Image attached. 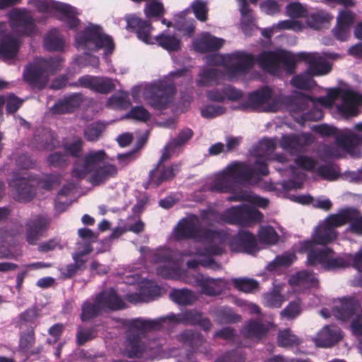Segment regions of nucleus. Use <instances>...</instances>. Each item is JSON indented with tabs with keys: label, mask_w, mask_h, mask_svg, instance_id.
I'll list each match as a JSON object with an SVG mask.
<instances>
[{
	"label": "nucleus",
	"mask_w": 362,
	"mask_h": 362,
	"mask_svg": "<svg viewBox=\"0 0 362 362\" xmlns=\"http://www.w3.org/2000/svg\"><path fill=\"white\" fill-rule=\"evenodd\" d=\"M173 235L177 240L192 238L204 246V250L195 248L184 253L186 256L198 257L197 259L187 262V265L189 268H196L198 264H201L214 270L219 269V265L209 256L222 253L223 245L227 241L225 235L220 233L203 230L199 218L194 215L187 216L181 220L174 228Z\"/></svg>",
	"instance_id": "nucleus-1"
},
{
	"label": "nucleus",
	"mask_w": 362,
	"mask_h": 362,
	"mask_svg": "<svg viewBox=\"0 0 362 362\" xmlns=\"http://www.w3.org/2000/svg\"><path fill=\"white\" fill-rule=\"evenodd\" d=\"M155 256V262L161 264L157 269V273L163 277L182 280L197 286L201 288L202 293L210 296L219 295L227 288L228 283L223 279H213L201 274L185 277L184 272L180 269L178 254L169 250H160Z\"/></svg>",
	"instance_id": "nucleus-2"
},
{
	"label": "nucleus",
	"mask_w": 362,
	"mask_h": 362,
	"mask_svg": "<svg viewBox=\"0 0 362 362\" xmlns=\"http://www.w3.org/2000/svg\"><path fill=\"white\" fill-rule=\"evenodd\" d=\"M11 30H6V25L0 23V56L5 59L13 58L21 43V37L31 36L37 32L30 13L25 9H13L9 13Z\"/></svg>",
	"instance_id": "nucleus-3"
},
{
	"label": "nucleus",
	"mask_w": 362,
	"mask_h": 362,
	"mask_svg": "<svg viewBox=\"0 0 362 362\" xmlns=\"http://www.w3.org/2000/svg\"><path fill=\"white\" fill-rule=\"evenodd\" d=\"M349 223L351 233L362 235V214L354 207H346L332 214L321 221L312 234L313 244L326 245L336 239V228Z\"/></svg>",
	"instance_id": "nucleus-4"
},
{
	"label": "nucleus",
	"mask_w": 362,
	"mask_h": 362,
	"mask_svg": "<svg viewBox=\"0 0 362 362\" xmlns=\"http://www.w3.org/2000/svg\"><path fill=\"white\" fill-rule=\"evenodd\" d=\"M107 159L104 150H90L76 161L72 175L77 178L88 177L94 185L103 183L117 174L115 165L105 163Z\"/></svg>",
	"instance_id": "nucleus-5"
},
{
	"label": "nucleus",
	"mask_w": 362,
	"mask_h": 362,
	"mask_svg": "<svg viewBox=\"0 0 362 362\" xmlns=\"http://www.w3.org/2000/svg\"><path fill=\"white\" fill-rule=\"evenodd\" d=\"M300 245V250L308 252V265L320 264L327 270H337L352 266L362 274V247L354 255L345 253L334 257L333 252L329 247L316 250L315 244L312 241H303Z\"/></svg>",
	"instance_id": "nucleus-6"
},
{
	"label": "nucleus",
	"mask_w": 362,
	"mask_h": 362,
	"mask_svg": "<svg viewBox=\"0 0 362 362\" xmlns=\"http://www.w3.org/2000/svg\"><path fill=\"white\" fill-rule=\"evenodd\" d=\"M295 163L298 168L291 167L284 170L285 174L292 177L291 180L284 183L287 189H299L305 180V174L301 170H305L317 173L321 178L327 181H335L340 179L341 172L338 165L333 163L320 165L317 160L308 156H299Z\"/></svg>",
	"instance_id": "nucleus-7"
},
{
	"label": "nucleus",
	"mask_w": 362,
	"mask_h": 362,
	"mask_svg": "<svg viewBox=\"0 0 362 362\" xmlns=\"http://www.w3.org/2000/svg\"><path fill=\"white\" fill-rule=\"evenodd\" d=\"M313 105L330 108L334 114L343 118L357 116L362 107V93L351 90H335L327 95L311 100Z\"/></svg>",
	"instance_id": "nucleus-8"
},
{
	"label": "nucleus",
	"mask_w": 362,
	"mask_h": 362,
	"mask_svg": "<svg viewBox=\"0 0 362 362\" xmlns=\"http://www.w3.org/2000/svg\"><path fill=\"white\" fill-rule=\"evenodd\" d=\"M253 177L250 165L244 163L234 162L209 179L206 188L211 192H234L237 183L250 182Z\"/></svg>",
	"instance_id": "nucleus-9"
},
{
	"label": "nucleus",
	"mask_w": 362,
	"mask_h": 362,
	"mask_svg": "<svg viewBox=\"0 0 362 362\" xmlns=\"http://www.w3.org/2000/svg\"><path fill=\"white\" fill-rule=\"evenodd\" d=\"M174 86L165 81L144 83L134 86L132 96L135 102L144 98L153 108L162 110L168 107L174 93Z\"/></svg>",
	"instance_id": "nucleus-10"
},
{
	"label": "nucleus",
	"mask_w": 362,
	"mask_h": 362,
	"mask_svg": "<svg viewBox=\"0 0 362 362\" xmlns=\"http://www.w3.org/2000/svg\"><path fill=\"white\" fill-rule=\"evenodd\" d=\"M298 57L308 64V69L305 72L295 76L291 79V83L296 88L310 89L315 84L313 79V76L325 75L331 70V65L319 53L300 52Z\"/></svg>",
	"instance_id": "nucleus-11"
},
{
	"label": "nucleus",
	"mask_w": 362,
	"mask_h": 362,
	"mask_svg": "<svg viewBox=\"0 0 362 362\" xmlns=\"http://www.w3.org/2000/svg\"><path fill=\"white\" fill-rule=\"evenodd\" d=\"M206 62L209 64H221L225 69L226 76L233 79L244 74L251 68L255 59L251 54L238 51L226 55L208 56L206 57Z\"/></svg>",
	"instance_id": "nucleus-12"
},
{
	"label": "nucleus",
	"mask_w": 362,
	"mask_h": 362,
	"mask_svg": "<svg viewBox=\"0 0 362 362\" xmlns=\"http://www.w3.org/2000/svg\"><path fill=\"white\" fill-rule=\"evenodd\" d=\"M286 98L276 94L265 86L248 95L247 101L240 105V109H252L262 112H277L284 107Z\"/></svg>",
	"instance_id": "nucleus-13"
},
{
	"label": "nucleus",
	"mask_w": 362,
	"mask_h": 362,
	"mask_svg": "<svg viewBox=\"0 0 362 362\" xmlns=\"http://www.w3.org/2000/svg\"><path fill=\"white\" fill-rule=\"evenodd\" d=\"M332 315L337 319H352L351 327L354 335L359 337L358 350L362 355V310L354 298H344L334 302Z\"/></svg>",
	"instance_id": "nucleus-14"
},
{
	"label": "nucleus",
	"mask_w": 362,
	"mask_h": 362,
	"mask_svg": "<svg viewBox=\"0 0 362 362\" xmlns=\"http://www.w3.org/2000/svg\"><path fill=\"white\" fill-rule=\"evenodd\" d=\"M61 64V59H37L24 71L23 77L33 87L42 88L47 82L50 73L57 71Z\"/></svg>",
	"instance_id": "nucleus-15"
},
{
	"label": "nucleus",
	"mask_w": 362,
	"mask_h": 362,
	"mask_svg": "<svg viewBox=\"0 0 362 362\" xmlns=\"http://www.w3.org/2000/svg\"><path fill=\"white\" fill-rule=\"evenodd\" d=\"M124 308V301L112 288L101 292L93 303L85 302L82 307L81 320H88L106 309L119 310Z\"/></svg>",
	"instance_id": "nucleus-16"
},
{
	"label": "nucleus",
	"mask_w": 362,
	"mask_h": 362,
	"mask_svg": "<svg viewBox=\"0 0 362 362\" xmlns=\"http://www.w3.org/2000/svg\"><path fill=\"white\" fill-rule=\"evenodd\" d=\"M158 323L151 320L136 319L129 326L127 332L125 354L129 357L139 356L144 350V344L141 336L149 329H156Z\"/></svg>",
	"instance_id": "nucleus-17"
},
{
	"label": "nucleus",
	"mask_w": 362,
	"mask_h": 362,
	"mask_svg": "<svg viewBox=\"0 0 362 362\" xmlns=\"http://www.w3.org/2000/svg\"><path fill=\"white\" fill-rule=\"evenodd\" d=\"M76 45L78 48L95 51L104 49L105 53H111L114 49L112 40L105 35L101 28L95 25H89L84 32L77 34Z\"/></svg>",
	"instance_id": "nucleus-18"
},
{
	"label": "nucleus",
	"mask_w": 362,
	"mask_h": 362,
	"mask_svg": "<svg viewBox=\"0 0 362 362\" xmlns=\"http://www.w3.org/2000/svg\"><path fill=\"white\" fill-rule=\"evenodd\" d=\"M257 64L267 72L276 74L282 65L288 73L294 71L296 57L291 52L281 49L265 51L259 54Z\"/></svg>",
	"instance_id": "nucleus-19"
},
{
	"label": "nucleus",
	"mask_w": 362,
	"mask_h": 362,
	"mask_svg": "<svg viewBox=\"0 0 362 362\" xmlns=\"http://www.w3.org/2000/svg\"><path fill=\"white\" fill-rule=\"evenodd\" d=\"M30 4L33 5L40 12L57 16L60 20L66 22L71 28H75L78 24L79 21L76 18L78 12L75 8L69 4L56 2L52 0H30Z\"/></svg>",
	"instance_id": "nucleus-20"
},
{
	"label": "nucleus",
	"mask_w": 362,
	"mask_h": 362,
	"mask_svg": "<svg viewBox=\"0 0 362 362\" xmlns=\"http://www.w3.org/2000/svg\"><path fill=\"white\" fill-rule=\"evenodd\" d=\"M354 130L349 129H342L337 137V142L341 148L340 151L331 152L332 155L343 156L349 153L352 157H360L362 156V122L356 123L354 126Z\"/></svg>",
	"instance_id": "nucleus-21"
},
{
	"label": "nucleus",
	"mask_w": 362,
	"mask_h": 362,
	"mask_svg": "<svg viewBox=\"0 0 362 362\" xmlns=\"http://www.w3.org/2000/svg\"><path fill=\"white\" fill-rule=\"evenodd\" d=\"M261 218L259 211L245 204L228 209L220 216L222 221L237 225H247L250 222L260 221Z\"/></svg>",
	"instance_id": "nucleus-22"
},
{
	"label": "nucleus",
	"mask_w": 362,
	"mask_h": 362,
	"mask_svg": "<svg viewBox=\"0 0 362 362\" xmlns=\"http://www.w3.org/2000/svg\"><path fill=\"white\" fill-rule=\"evenodd\" d=\"M277 145L276 139H264L259 143L255 156L258 158L254 167H250L252 176L256 178L260 175H267L269 170L266 161L273 153Z\"/></svg>",
	"instance_id": "nucleus-23"
},
{
	"label": "nucleus",
	"mask_w": 362,
	"mask_h": 362,
	"mask_svg": "<svg viewBox=\"0 0 362 362\" xmlns=\"http://www.w3.org/2000/svg\"><path fill=\"white\" fill-rule=\"evenodd\" d=\"M233 252H245L251 255L256 253L259 248L255 236L247 230H240L238 235L228 243Z\"/></svg>",
	"instance_id": "nucleus-24"
},
{
	"label": "nucleus",
	"mask_w": 362,
	"mask_h": 362,
	"mask_svg": "<svg viewBox=\"0 0 362 362\" xmlns=\"http://www.w3.org/2000/svg\"><path fill=\"white\" fill-rule=\"evenodd\" d=\"M35 180H28L25 177H15L9 182V187L15 199L28 202L35 194Z\"/></svg>",
	"instance_id": "nucleus-25"
},
{
	"label": "nucleus",
	"mask_w": 362,
	"mask_h": 362,
	"mask_svg": "<svg viewBox=\"0 0 362 362\" xmlns=\"http://www.w3.org/2000/svg\"><path fill=\"white\" fill-rule=\"evenodd\" d=\"M117 81L107 77L84 76L78 81L80 86L89 88L95 92L106 94L114 90Z\"/></svg>",
	"instance_id": "nucleus-26"
},
{
	"label": "nucleus",
	"mask_w": 362,
	"mask_h": 362,
	"mask_svg": "<svg viewBox=\"0 0 362 362\" xmlns=\"http://www.w3.org/2000/svg\"><path fill=\"white\" fill-rule=\"evenodd\" d=\"M49 224V220L42 216H35L25 223V238L30 245H35L39 240L42 232Z\"/></svg>",
	"instance_id": "nucleus-27"
},
{
	"label": "nucleus",
	"mask_w": 362,
	"mask_h": 362,
	"mask_svg": "<svg viewBox=\"0 0 362 362\" xmlns=\"http://www.w3.org/2000/svg\"><path fill=\"white\" fill-rule=\"evenodd\" d=\"M164 161L160 159L156 168L150 172L149 184L157 187L162 182L173 179L180 171V164L175 163L165 168L162 165Z\"/></svg>",
	"instance_id": "nucleus-28"
},
{
	"label": "nucleus",
	"mask_w": 362,
	"mask_h": 362,
	"mask_svg": "<svg viewBox=\"0 0 362 362\" xmlns=\"http://www.w3.org/2000/svg\"><path fill=\"white\" fill-rule=\"evenodd\" d=\"M127 25L136 30L137 37L146 44H154L155 38L151 35L153 28L148 21H143L134 15L125 18Z\"/></svg>",
	"instance_id": "nucleus-29"
},
{
	"label": "nucleus",
	"mask_w": 362,
	"mask_h": 362,
	"mask_svg": "<svg viewBox=\"0 0 362 362\" xmlns=\"http://www.w3.org/2000/svg\"><path fill=\"white\" fill-rule=\"evenodd\" d=\"M313 141L310 134L283 136L279 146L290 153H295L302 151L305 146Z\"/></svg>",
	"instance_id": "nucleus-30"
},
{
	"label": "nucleus",
	"mask_w": 362,
	"mask_h": 362,
	"mask_svg": "<svg viewBox=\"0 0 362 362\" xmlns=\"http://www.w3.org/2000/svg\"><path fill=\"white\" fill-rule=\"evenodd\" d=\"M243 93L231 86L222 88H213L206 91V97L209 100L221 103L225 100L238 101L243 98Z\"/></svg>",
	"instance_id": "nucleus-31"
},
{
	"label": "nucleus",
	"mask_w": 362,
	"mask_h": 362,
	"mask_svg": "<svg viewBox=\"0 0 362 362\" xmlns=\"http://www.w3.org/2000/svg\"><path fill=\"white\" fill-rule=\"evenodd\" d=\"M313 130L320 134L322 136H335V143L332 145L325 146L322 150V155L327 158H339L342 156H334L332 155L331 152L334 151H340L341 148L339 146L337 142V137L341 132L342 129L339 130L336 127L328 124H320L313 127Z\"/></svg>",
	"instance_id": "nucleus-32"
},
{
	"label": "nucleus",
	"mask_w": 362,
	"mask_h": 362,
	"mask_svg": "<svg viewBox=\"0 0 362 362\" xmlns=\"http://www.w3.org/2000/svg\"><path fill=\"white\" fill-rule=\"evenodd\" d=\"M225 43L222 38L216 37L209 33H202L193 42L194 49L201 53L214 51L220 49Z\"/></svg>",
	"instance_id": "nucleus-33"
},
{
	"label": "nucleus",
	"mask_w": 362,
	"mask_h": 362,
	"mask_svg": "<svg viewBox=\"0 0 362 362\" xmlns=\"http://www.w3.org/2000/svg\"><path fill=\"white\" fill-rule=\"evenodd\" d=\"M342 338L341 330L336 326H325L316 335L314 341L317 346L330 347Z\"/></svg>",
	"instance_id": "nucleus-34"
},
{
	"label": "nucleus",
	"mask_w": 362,
	"mask_h": 362,
	"mask_svg": "<svg viewBox=\"0 0 362 362\" xmlns=\"http://www.w3.org/2000/svg\"><path fill=\"white\" fill-rule=\"evenodd\" d=\"M288 282L298 292L309 287L316 286L318 281L313 273L303 270L293 274Z\"/></svg>",
	"instance_id": "nucleus-35"
},
{
	"label": "nucleus",
	"mask_w": 362,
	"mask_h": 362,
	"mask_svg": "<svg viewBox=\"0 0 362 362\" xmlns=\"http://www.w3.org/2000/svg\"><path fill=\"white\" fill-rule=\"evenodd\" d=\"M92 252V249L88 245H86L83 250L76 249V252L73 255L74 263L68 264L65 268L62 269V273L66 277H71L78 270L82 269L85 267L86 260L83 257Z\"/></svg>",
	"instance_id": "nucleus-36"
},
{
	"label": "nucleus",
	"mask_w": 362,
	"mask_h": 362,
	"mask_svg": "<svg viewBox=\"0 0 362 362\" xmlns=\"http://www.w3.org/2000/svg\"><path fill=\"white\" fill-rule=\"evenodd\" d=\"M238 3L241 13V29L246 35H251L252 31L257 29L252 11L246 0H238Z\"/></svg>",
	"instance_id": "nucleus-37"
},
{
	"label": "nucleus",
	"mask_w": 362,
	"mask_h": 362,
	"mask_svg": "<svg viewBox=\"0 0 362 362\" xmlns=\"http://www.w3.org/2000/svg\"><path fill=\"white\" fill-rule=\"evenodd\" d=\"M192 136V132L189 129L183 130L180 133L177 137L168 143L165 146L160 157V160H167L170 156L174 153L175 150L185 144Z\"/></svg>",
	"instance_id": "nucleus-38"
},
{
	"label": "nucleus",
	"mask_w": 362,
	"mask_h": 362,
	"mask_svg": "<svg viewBox=\"0 0 362 362\" xmlns=\"http://www.w3.org/2000/svg\"><path fill=\"white\" fill-rule=\"evenodd\" d=\"M81 103V95L80 94H73L59 100L53 106L52 110L56 114L66 113L79 106Z\"/></svg>",
	"instance_id": "nucleus-39"
},
{
	"label": "nucleus",
	"mask_w": 362,
	"mask_h": 362,
	"mask_svg": "<svg viewBox=\"0 0 362 362\" xmlns=\"http://www.w3.org/2000/svg\"><path fill=\"white\" fill-rule=\"evenodd\" d=\"M227 199L230 202L246 201L262 208H265L269 203L267 199L259 197L250 191H240L228 197Z\"/></svg>",
	"instance_id": "nucleus-40"
},
{
	"label": "nucleus",
	"mask_w": 362,
	"mask_h": 362,
	"mask_svg": "<svg viewBox=\"0 0 362 362\" xmlns=\"http://www.w3.org/2000/svg\"><path fill=\"white\" fill-rule=\"evenodd\" d=\"M293 200L302 204H312L314 207L324 211H329L332 206V203L328 198L318 197L314 199L309 194L294 196Z\"/></svg>",
	"instance_id": "nucleus-41"
},
{
	"label": "nucleus",
	"mask_w": 362,
	"mask_h": 362,
	"mask_svg": "<svg viewBox=\"0 0 362 362\" xmlns=\"http://www.w3.org/2000/svg\"><path fill=\"white\" fill-rule=\"evenodd\" d=\"M223 74L216 68L204 69L198 75L196 81L199 86H209L214 83H218Z\"/></svg>",
	"instance_id": "nucleus-42"
},
{
	"label": "nucleus",
	"mask_w": 362,
	"mask_h": 362,
	"mask_svg": "<svg viewBox=\"0 0 362 362\" xmlns=\"http://www.w3.org/2000/svg\"><path fill=\"white\" fill-rule=\"evenodd\" d=\"M272 324L263 325L259 322H250L243 329V334L247 338L259 339L263 337Z\"/></svg>",
	"instance_id": "nucleus-43"
},
{
	"label": "nucleus",
	"mask_w": 362,
	"mask_h": 362,
	"mask_svg": "<svg viewBox=\"0 0 362 362\" xmlns=\"http://www.w3.org/2000/svg\"><path fill=\"white\" fill-rule=\"evenodd\" d=\"M201 313L195 310H187L179 315H169L166 318L173 322L197 325L201 320Z\"/></svg>",
	"instance_id": "nucleus-44"
},
{
	"label": "nucleus",
	"mask_w": 362,
	"mask_h": 362,
	"mask_svg": "<svg viewBox=\"0 0 362 362\" xmlns=\"http://www.w3.org/2000/svg\"><path fill=\"white\" fill-rule=\"evenodd\" d=\"M332 19V16L325 11H318L307 16L306 24L313 29L319 30L323 28Z\"/></svg>",
	"instance_id": "nucleus-45"
},
{
	"label": "nucleus",
	"mask_w": 362,
	"mask_h": 362,
	"mask_svg": "<svg viewBox=\"0 0 362 362\" xmlns=\"http://www.w3.org/2000/svg\"><path fill=\"white\" fill-rule=\"evenodd\" d=\"M282 291L281 286H274L270 292L264 294L263 297V303L265 306L270 308H279L285 300L281 295Z\"/></svg>",
	"instance_id": "nucleus-46"
},
{
	"label": "nucleus",
	"mask_w": 362,
	"mask_h": 362,
	"mask_svg": "<svg viewBox=\"0 0 362 362\" xmlns=\"http://www.w3.org/2000/svg\"><path fill=\"white\" fill-rule=\"evenodd\" d=\"M155 42L169 52L177 51L180 48V40L173 35L160 34L155 37Z\"/></svg>",
	"instance_id": "nucleus-47"
},
{
	"label": "nucleus",
	"mask_w": 362,
	"mask_h": 362,
	"mask_svg": "<svg viewBox=\"0 0 362 362\" xmlns=\"http://www.w3.org/2000/svg\"><path fill=\"white\" fill-rule=\"evenodd\" d=\"M296 259V257L293 252H284L281 255H278L272 262H269L267 269L270 272H274L283 267H288L293 264Z\"/></svg>",
	"instance_id": "nucleus-48"
},
{
	"label": "nucleus",
	"mask_w": 362,
	"mask_h": 362,
	"mask_svg": "<svg viewBox=\"0 0 362 362\" xmlns=\"http://www.w3.org/2000/svg\"><path fill=\"white\" fill-rule=\"evenodd\" d=\"M170 297L173 301L182 305L191 304L197 298L195 294L187 289H174L170 291Z\"/></svg>",
	"instance_id": "nucleus-49"
},
{
	"label": "nucleus",
	"mask_w": 362,
	"mask_h": 362,
	"mask_svg": "<svg viewBox=\"0 0 362 362\" xmlns=\"http://www.w3.org/2000/svg\"><path fill=\"white\" fill-rule=\"evenodd\" d=\"M45 47L48 50H62L64 41L56 29L51 30L46 35L44 41Z\"/></svg>",
	"instance_id": "nucleus-50"
},
{
	"label": "nucleus",
	"mask_w": 362,
	"mask_h": 362,
	"mask_svg": "<svg viewBox=\"0 0 362 362\" xmlns=\"http://www.w3.org/2000/svg\"><path fill=\"white\" fill-rule=\"evenodd\" d=\"M130 104L128 93L123 91L117 92L107 100V106L113 109H126Z\"/></svg>",
	"instance_id": "nucleus-51"
},
{
	"label": "nucleus",
	"mask_w": 362,
	"mask_h": 362,
	"mask_svg": "<svg viewBox=\"0 0 362 362\" xmlns=\"http://www.w3.org/2000/svg\"><path fill=\"white\" fill-rule=\"evenodd\" d=\"M258 236L259 242L267 245L276 244L279 240V235L271 226H262L258 231Z\"/></svg>",
	"instance_id": "nucleus-52"
},
{
	"label": "nucleus",
	"mask_w": 362,
	"mask_h": 362,
	"mask_svg": "<svg viewBox=\"0 0 362 362\" xmlns=\"http://www.w3.org/2000/svg\"><path fill=\"white\" fill-rule=\"evenodd\" d=\"M286 15L295 19L305 18L308 16L307 8L299 2H292L288 4L285 8Z\"/></svg>",
	"instance_id": "nucleus-53"
},
{
	"label": "nucleus",
	"mask_w": 362,
	"mask_h": 362,
	"mask_svg": "<svg viewBox=\"0 0 362 362\" xmlns=\"http://www.w3.org/2000/svg\"><path fill=\"white\" fill-rule=\"evenodd\" d=\"M300 343V339L298 337L292 333V332L286 329L279 332L278 335V344L281 346H292L298 345Z\"/></svg>",
	"instance_id": "nucleus-54"
},
{
	"label": "nucleus",
	"mask_w": 362,
	"mask_h": 362,
	"mask_svg": "<svg viewBox=\"0 0 362 362\" xmlns=\"http://www.w3.org/2000/svg\"><path fill=\"white\" fill-rule=\"evenodd\" d=\"M78 234L81 240L78 242L77 249L79 248L80 250H83L86 245H88L92 249L90 245L97 239V235H95L90 229L86 228L79 229L78 230Z\"/></svg>",
	"instance_id": "nucleus-55"
},
{
	"label": "nucleus",
	"mask_w": 362,
	"mask_h": 362,
	"mask_svg": "<svg viewBox=\"0 0 362 362\" xmlns=\"http://www.w3.org/2000/svg\"><path fill=\"white\" fill-rule=\"evenodd\" d=\"M301 313V303L299 300L291 302L284 310L281 311V316L286 320H293Z\"/></svg>",
	"instance_id": "nucleus-56"
},
{
	"label": "nucleus",
	"mask_w": 362,
	"mask_h": 362,
	"mask_svg": "<svg viewBox=\"0 0 362 362\" xmlns=\"http://www.w3.org/2000/svg\"><path fill=\"white\" fill-rule=\"evenodd\" d=\"M232 282L235 288L245 293L252 292L258 286V283L251 279H233Z\"/></svg>",
	"instance_id": "nucleus-57"
},
{
	"label": "nucleus",
	"mask_w": 362,
	"mask_h": 362,
	"mask_svg": "<svg viewBox=\"0 0 362 362\" xmlns=\"http://www.w3.org/2000/svg\"><path fill=\"white\" fill-rule=\"evenodd\" d=\"M42 139V144H39L37 147L40 151H52L59 144L54 134L49 131L43 132Z\"/></svg>",
	"instance_id": "nucleus-58"
},
{
	"label": "nucleus",
	"mask_w": 362,
	"mask_h": 362,
	"mask_svg": "<svg viewBox=\"0 0 362 362\" xmlns=\"http://www.w3.org/2000/svg\"><path fill=\"white\" fill-rule=\"evenodd\" d=\"M274 28L277 30H289L297 32L302 30L303 25L300 21L292 18L279 21L274 24Z\"/></svg>",
	"instance_id": "nucleus-59"
},
{
	"label": "nucleus",
	"mask_w": 362,
	"mask_h": 362,
	"mask_svg": "<svg viewBox=\"0 0 362 362\" xmlns=\"http://www.w3.org/2000/svg\"><path fill=\"white\" fill-rule=\"evenodd\" d=\"M180 339L184 343L189 344L192 347L198 348L199 345L203 342V339L200 334L192 331H186L180 335Z\"/></svg>",
	"instance_id": "nucleus-60"
},
{
	"label": "nucleus",
	"mask_w": 362,
	"mask_h": 362,
	"mask_svg": "<svg viewBox=\"0 0 362 362\" xmlns=\"http://www.w3.org/2000/svg\"><path fill=\"white\" fill-rule=\"evenodd\" d=\"M124 118H132L140 122H146L150 118V113L142 106H136L131 109Z\"/></svg>",
	"instance_id": "nucleus-61"
},
{
	"label": "nucleus",
	"mask_w": 362,
	"mask_h": 362,
	"mask_svg": "<svg viewBox=\"0 0 362 362\" xmlns=\"http://www.w3.org/2000/svg\"><path fill=\"white\" fill-rule=\"evenodd\" d=\"M262 12L267 15L274 16L281 11V6L276 0H264L259 4Z\"/></svg>",
	"instance_id": "nucleus-62"
},
{
	"label": "nucleus",
	"mask_w": 362,
	"mask_h": 362,
	"mask_svg": "<svg viewBox=\"0 0 362 362\" xmlns=\"http://www.w3.org/2000/svg\"><path fill=\"white\" fill-rule=\"evenodd\" d=\"M226 107L219 105H207L202 109L201 115L204 118H213L224 114Z\"/></svg>",
	"instance_id": "nucleus-63"
},
{
	"label": "nucleus",
	"mask_w": 362,
	"mask_h": 362,
	"mask_svg": "<svg viewBox=\"0 0 362 362\" xmlns=\"http://www.w3.org/2000/svg\"><path fill=\"white\" fill-rule=\"evenodd\" d=\"M35 344V334L33 329L23 332L20 337L19 347L22 351H27Z\"/></svg>",
	"instance_id": "nucleus-64"
}]
</instances>
